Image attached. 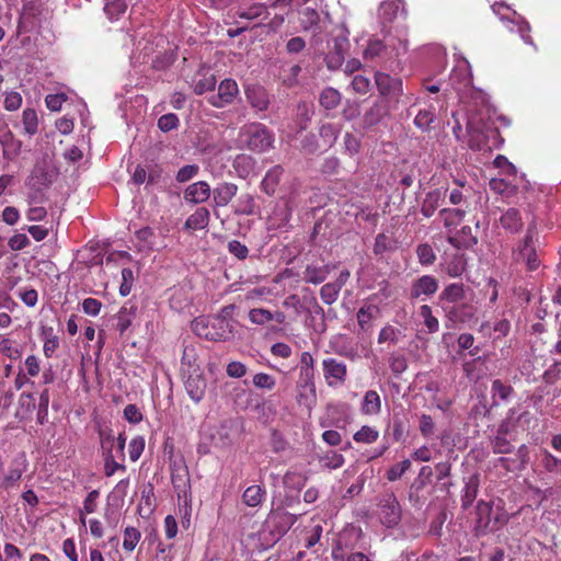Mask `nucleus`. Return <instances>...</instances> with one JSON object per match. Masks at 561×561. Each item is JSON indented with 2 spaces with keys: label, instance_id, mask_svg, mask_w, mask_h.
Wrapping results in <instances>:
<instances>
[{
  "label": "nucleus",
  "instance_id": "obj_1",
  "mask_svg": "<svg viewBox=\"0 0 561 561\" xmlns=\"http://www.w3.org/2000/svg\"><path fill=\"white\" fill-rule=\"evenodd\" d=\"M239 141L250 151L262 153L273 147L274 134L261 123H251L240 128Z\"/></svg>",
  "mask_w": 561,
  "mask_h": 561
},
{
  "label": "nucleus",
  "instance_id": "obj_2",
  "mask_svg": "<svg viewBox=\"0 0 561 561\" xmlns=\"http://www.w3.org/2000/svg\"><path fill=\"white\" fill-rule=\"evenodd\" d=\"M194 332L209 341H229L234 336L236 324L232 320L214 318L210 322L196 319L193 323Z\"/></svg>",
  "mask_w": 561,
  "mask_h": 561
},
{
  "label": "nucleus",
  "instance_id": "obj_3",
  "mask_svg": "<svg viewBox=\"0 0 561 561\" xmlns=\"http://www.w3.org/2000/svg\"><path fill=\"white\" fill-rule=\"evenodd\" d=\"M300 26L306 32H311L316 43L322 41V33L327 30L331 23L330 15L328 12L322 11L321 13L311 8L306 7L299 11Z\"/></svg>",
  "mask_w": 561,
  "mask_h": 561
},
{
  "label": "nucleus",
  "instance_id": "obj_4",
  "mask_svg": "<svg viewBox=\"0 0 561 561\" xmlns=\"http://www.w3.org/2000/svg\"><path fill=\"white\" fill-rule=\"evenodd\" d=\"M493 12L500 16L502 21H507V27L510 31H517L525 44L535 46L533 38L529 35L531 30L530 24L516 11H512L504 3H495Z\"/></svg>",
  "mask_w": 561,
  "mask_h": 561
},
{
  "label": "nucleus",
  "instance_id": "obj_5",
  "mask_svg": "<svg viewBox=\"0 0 561 561\" xmlns=\"http://www.w3.org/2000/svg\"><path fill=\"white\" fill-rule=\"evenodd\" d=\"M537 234L534 225L527 229V233L515 251L516 261L526 264L528 271H536L540 266V260L537 247L535 244V236Z\"/></svg>",
  "mask_w": 561,
  "mask_h": 561
},
{
  "label": "nucleus",
  "instance_id": "obj_6",
  "mask_svg": "<svg viewBox=\"0 0 561 561\" xmlns=\"http://www.w3.org/2000/svg\"><path fill=\"white\" fill-rule=\"evenodd\" d=\"M375 79L377 89L385 99L383 101L397 108L400 98L403 95L402 80L383 72H377Z\"/></svg>",
  "mask_w": 561,
  "mask_h": 561
},
{
  "label": "nucleus",
  "instance_id": "obj_7",
  "mask_svg": "<svg viewBox=\"0 0 561 561\" xmlns=\"http://www.w3.org/2000/svg\"><path fill=\"white\" fill-rule=\"evenodd\" d=\"M488 128V122L483 117L471 114L467 118V133L469 136L468 146L472 150H484L488 148L484 130Z\"/></svg>",
  "mask_w": 561,
  "mask_h": 561
},
{
  "label": "nucleus",
  "instance_id": "obj_8",
  "mask_svg": "<svg viewBox=\"0 0 561 561\" xmlns=\"http://www.w3.org/2000/svg\"><path fill=\"white\" fill-rule=\"evenodd\" d=\"M377 515L386 527L398 525L401 519V506L393 494H387L380 500Z\"/></svg>",
  "mask_w": 561,
  "mask_h": 561
},
{
  "label": "nucleus",
  "instance_id": "obj_9",
  "mask_svg": "<svg viewBox=\"0 0 561 561\" xmlns=\"http://www.w3.org/2000/svg\"><path fill=\"white\" fill-rule=\"evenodd\" d=\"M455 57L457 59V64L450 73L449 82L453 89L460 93L471 87L472 72L470 64L466 58L461 56L458 57L456 54Z\"/></svg>",
  "mask_w": 561,
  "mask_h": 561
},
{
  "label": "nucleus",
  "instance_id": "obj_10",
  "mask_svg": "<svg viewBox=\"0 0 561 561\" xmlns=\"http://www.w3.org/2000/svg\"><path fill=\"white\" fill-rule=\"evenodd\" d=\"M297 519L298 516L289 512L272 511L265 520V526L270 528L278 539L291 528Z\"/></svg>",
  "mask_w": 561,
  "mask_h": 561
},
{
  "label": "nucleus",
  "instance_id": "obj_11",
  "mask_svg": "<svg viewBox=\"0 0 561 561\" xmlns=\"http://www.w3.org/2000/svg\"><path fill=\"white\" fill-rule=\"evenodd\" d=\"M238 94L239 88L237 82L233 79H225L219 83L217 93L213 94L208 102L213 106L221 108L231 104Z\"/></svg>",
  "mask_w": 561,
  "mask_h": 561
},
{
  "label": "nucleus",
  "instance_id": "obj_12",
  "mask_svg": "<svg viewBox=\"0 0 561 561\" xmlns=\"http://www.w3.org/2000/svg\"><path fill=\"white\" fill-rule=\"evenodd\" d=\"M437 290V278L432 275H423L412 282L410 287V297L424 301L434 296Z\"/></svg>",
  "mask_w": 561,
  "mask_h": 561
},
{
  "label": "nucleus",
  "instance_id": "obj_13",
  "mask_svg": "<svg viewBox=\"0 0 561 561\" xmlns=\"http://www.w3.org/2000/svg\"><path fill=\"white\" fill-rule=\"evenodd\" d=\"M268 10L264 3L255 2L251 5H245L242 1L240 7L234 12V18L245 20L249 24L260 25L268 18Z\"/></svg>",
  "mask_w": 561,
  "mask_h": 561
},
{
  "label": "nucleus",
  "instance_id": "obj_14",
  "mask_svg": "<svg viewBox=\"0 0 561 561\" xmlns=\"http://www.w3.org/2000/svg\"><path fill=\"white\" fill-rule=\"evenodd\" d=\"M324 378L330 387L343 383L346 380L347 367L343 362L335 358H324L322 360Z\"/></svg>",
  "mask_w": 561,
  "mask_h": 561
},
{
  "label": "nucleus",
  "instance_id": "obj_15",
  "mask_svg": "<svg viewBox=\"0 0 561 561\" xmlns=\"http://www.w3.org/2000/svg\"><path fill=\"white\" fill-rule=\"evenodd\" d=\"M211 188L206 181H197L186 186L183 198L192 205L203 204L210 198Z\"/></svg>",
  "mask_w": 561,
  "mask_h": 561
},
{
  "label": "nucleus",
  "instance_id": "obj_16",
  "mask_svg": "<svg viewBox=\"0 0 561 561\" xmlns=\"http://www.w3.org/2000/svg\"><path fill=\"white\" fill-rule=\"evenodd\" d=\"M184 386L187 394L194 402L197 403L204 398L207 383L203 374L198 369H193L185 379Z\"/></svg>",
  "mask_w": 561,
  "mask_h": 561
},
{
  "label": "nucleus",
  "instance_id": "obj_17",
  "mask_svg": "<svg viewBox=\"0 0 561 561\" xmlns=\"http://www.w3.org/2000/svg\"><path fill=\"white\" fill-rule=\"evenodd\" d=\"M247 101L256 112L266 111L270 105L267 91L260 84H249L244 88Z\"/></svg>",
  "mask_w": 561,
  "mask_h": 561
},
{
  "label": "nucleus",
  "instance_id": "obj_18",
  "mask_svg": "<svg viewBox=\"0 0 561 561\" xmlns=\"http://www.w3.org/2000/svg\"><path fill=\"white\" fill-rule=\"evenodd\" d=\"M407 11L402 0H387L383 1L379 7V20L382 24V28L386 24L391 23L399 16H405Z\"/></svg>",
  "mask_w": 561,
  "mask_h": 561
},
{
  "label": "nucleus",
  "instance_id": "obj_19",
  "mask_svg": "<svg viewBox=\"0 0 561 561\" xmlns=\"http://www.w3.org/2000/svg\"><path fill=\"white\" fill-rule=\"evenodd\" d=\"M213 193V203L215 207L227 206L238 193V185L231 182L219 183Z\"/></svg>",
  "mask_w": 561,
  "mask_h": 561
},
{
  "label": "nucleus",
  "instance_id": "obj_20",
  "mask_svg": "<svg viewBox=\"0 0 561 561\" xmlns=\"http://www.w3.org/2000/svg\"><path fill=\"white\" fill-rule=\"evenodd\" d=\"M101 445L103 449H107V455L105 458V474L107 477L113 476L118 469L125 470V466L118 463L114 456L112 455L111 448L114 444V437L111 432L101 431L100 432Z\"/></svg>",
  "mask_w": 561,
  "mask_h": 561
},
{
  "label": "nucleus",
  "instance_id": "obj_21",
  "mask_svg": "<svg viewBox=\"0 0 561 561\" xmlns=\"http://www.w3.org/2000/svg\"><path fill=\"white\" fill-rule=\"evenodd\" d=\"M492 505L489 502L479 501L476 507L477 520L476 529L479 534H485L486 531H493L492 526Z\"/></svg>",
  "mask_w": 561,
  "mask_h": 561
},
{
  "label": "nucleus",
  "instance_id": "obj_22",
  "mask_svg": "<svg viewBox=\"0 0 561 561\" xmlns=\"http://www.w3.org/2000/svg\"><path fill=\"white\" fill-rule=\"evenodd\" d=\"M336 267L335 264H308L305 270L304 279L306 283L318 285L323 283L328 275Z\"/></svg>",
  "mask_w": 561,
  "mask_h": 561
},
{
  "label": "nucleus",
  "instance_id": "obj_23",
  "mask_svg": "<svg viewBox=\"0 0 561 561\" xmlns=\"http://www.w3.org/2000/svg\"><path fill=\"white\" fill-rule=\"evenodd\" d=\"M393 108L382 100L375 102L364 114L363 121L365 126L370 127L378 124Z\"/></svg>",
  "mask_w": 561,
  "mask_h": 561
},
{
  "label": "nucleus",
  "instance_id": "obj_24",
  "mask_svg": "<svg viewBox=\"0 0 561 561\" xmlns=\"http://www.w3.org/2000/svg\"><path fill=\"white\" fill-rule=\"evenodd\" d=\"M297 400L299 404L311 408L316 403V385L313 378H302L297 386Z\"/></svg>",
  "mask_w": 561,
  "mask_h": 561
},
{
  "label": "nucleus",
  "instance_id": "obj_25",
  "mask_svg": "<svg viewBox=\"0 0 561 561\" xmlns=\"http://www.w3.org/2000/svg\"><path fill=\"white\" fill-rule=\"evenodd\" d=\"M284 173V169L280 165H274L265 173L264 178L261 181L260 187L261 190L268 196H273L276 192V188L280 182L282 175Z\"/></svg>",
  "mask_w": 561,
  "mask_h": 561
},
{
  "label": "nucleus",
  "instance_id": "obj_26",
  "mask_svg": "<svg viewBox=\"0 0 561 561\" xmlns=\"http://www.w3.org/2000/svg\"><path fill=\"white\" fill-rule=\"evenodd\" d=\"M210 219V213L206 207H198L185 220L184 227L187 230H202L205 229Z\"/></svg>",
  "mask_w": 561,
  "mask_h": 561
},
{
  "label": "nucleus",
  "instance_id": "obj_27",
  "mask_svg": "<svg viewBox=\"0 0 561 561\" xmlns=\"http://www.w3.org/2000/svg\"><path fill=\"white\" fill-rule=\"evenodd\" d=\"M503 229L511 233H517L523 228V219L520 211L516 208L507 209L500 218Z\"/></svg>",
  "mask_w": 561,
  "mask_h": 561
},
{
  "label": "nucleus",
  "instance_id": "obj_28",
  "mask_svg": "<svg viewBox=\"0 0 561 561\" xmlns=\"http://www.w3.org/2000/svg\"><path fill=\"white\" fill-rule=\"evenodd\" d=\"M398 244L396 238L386 233H378L375 238L373 251L376 256L382 257L386 253L394 252L398 249Z\"/></svg>",
  "mask_w": 561,
  "mask_h": 561
},
{
  "label": "nucleus",
  "instance_id": "obj_29",
  "mask_svg": "<svg viewBox=\"0 0 561 561\" xmlns=\"http://www.w3.org/2000/svg\"><path fill=\"white\" fill-rule=\"evenodd\" d=\"M511 330V323L506 319H501L491 325L490 322H484L480 325L479 331L484 335L492 336L493 339H501L506 336Z\"/></svg>",
  "mask_w": 561,
  "mask_h": 561
},
{
  "label": "nucleus",
  "instance_id": "obj_30",
  "mask_svg": "<svg viewBox=\"0 0 561 561\" xmlns=\"http://www.w3.org/2000/svg\"><path fill=\"white\" fill-rule=\"evenodd\" d=\"M360 411L365 415H378L381 412V399L375 390L365 392Z\"/></svg>",
  "mask_w": 561,
  "mask_h": 561
},
{
  "label": "nucleus",
  "instance_id": "obj_31",
  "mask_svg": "<svg viewBox=\"0 0 561 561\" xmlns=\"http://www.w3.org/2000/svg\"><path fill=\"white\" fill-rule=\"evenodd\" d=\"M379 307L376 305H365L357 311L356 318L362 331H367L371 327V321L378 318Z\"/></svg>",
  "mask_w": 561,
  "mask_h": 561
},
{
  "label": "nucleus",
  "instance_id": "obj_32",
  "mask_svg": "<svg viewBox=\"0 0 561 561\" xmlns=\"http://www.w3.org/2000/svg\"><path fill=\"white\" fill-rule=\"evenodd\" d=\"M256 203L252 194H241L233 205V213L238 216H250L256 213Z\"/></svg>",
  "mask_w": 561,
  "mask_h": 561
},
{
  "label": "nucleus",
  "instance_id": "obj_33",
  "mask_svg": "<svg viewBox=\"0 0 561 561\" xmlns=\"http://www.w3.org/2000/svg\"><path fill=\"white\" fill-rule=\"evenodd\" d=\"M265 496V489L262 485L253 484L244 490L242 494V501L247 506L256 507L262 504Z\"/></svg>",
  "mask_w": 561,
  "mask_h": 561
},
{
  "label": "nucleus",
  "instance_id": "obj_34",
  "mask_svg": "<svg viewBox=\"0 0 561 561\" xmlns=\"http://www.w3.org/2000/svg\"><path fill=\"white\" fill-rule=\"evenodd\" d=\"M255 161L251 156L240 153L232 161V168L237 175L247 179L253 171Z\"/></svg>",
  "mask_w": 561,
  "mask_h": 561
},
{
  "label": "nucleus",
  "instance_id": "obj_35",
  "mask_svg": "<svg viewBox=\"0 0 561 561\" xmlns=\"http://www.w3.org/2000/svg\"><path fill=\"white\" fill-rule=\"evenodd\" d=\"M444 195L445 192L440 190L428 192L422 203L421 213L427 218L433 216L435 210L439 207Z\"/></svg>",
  "mask_w": 561,
  "mask_h": 561
},
{
  "label": "nucleus",
  "instance_id": "obj_36",
  "mask_svg": "<svg viewBox=\"0 0 561 561\" xmlns=\"http://www.w3.org/2000/svg\"><path fill=\"white\" fill-rule=\"evenodd\" d=\"M139 251H151L156 245V234L150 227H144L135 233Z\"/></svg>",
  "mask_w": 561,
  "mask_h": 561
},
{
  "label": "nucleus",
  "instance_id": "obj_37",
  "mask_svg": "<svg viewBox=\"0 0 561 561\" xmlns=\"http://www.w3.org/2000/svg\"><path fill=\"white\" fill-rule=\"evenodd\" d=\"M448 241L456 248H469L477 243V238L472 234L470 226H463L459 234L448 237Z\"/></svg>",
  "mask_w": 561,
  "mask_h": 561
},
{
  "label": "nucleus",
  "instance_id": "obj_38",
  "mask_svg": "<svg viewBox=\"0 0 561 561\" xmlns=\"http://www.w3.org/2000/svg\"><path fill=\"white\" fill-rule=\"evenodd\" d=\"M341 100V93L331 87L323 89L319 98L320 105L325 110L336 108L340 105Z\"/></svg>",
  "mask_w": 561,
  "mask_h": 561
},
{
  "label": "nucleus",
  "instance_id": "obj_39",
  "mask_svg": "<svg viewBox=\"0 0 561 561\" xmlns=\"http://www.w3.org/2000/svg\"><path fill=\"white\" fill-rule=\"evenodd\" d=\"M141 538V533L131 526H128L123 531V549L130 553L135 550Z\"/></svg>",
  "mask_w": 561,
  "mask_h": 561
},
{
  "label": "nucleus",
  "instance_id": "obj_40",
  "mask_svg": "<svg viewBox=\"0 0 561 561\" xmlns=\"http://www.w3.org/2000/svg\"><path fill=\"white\" fill-rule=\"evenodd\" d=\"M319 462L323 468L335 470L344 465L345 458L342 454L330 450L319 458Z\"/></svg>",
  "mask_w": 561,
  "mask_h": 561
},
{
  "label": "nucleus",
  "instance_id": "obj_41",
  "mask_svg": "<svg viewBox=\"0 0 561 561\" xmlns=\"http://www.w3.org/2000/svg\"><path fill=\"white\" fill-rule=\"evenodd\" d=\"M444 226L448 229L456 228L462 220L465 211L460 209L444 208L439 211Z\"/></svg>",
  "mask_w": 561,
  "mask_h": 561
},
{
  "label": "nucleus",
  "instance_id": "obj_42",
  "mask_svg": "<svg viewBox=\"0 0 561 561\" xmlns=\"http://www.w3.org/2000/svg\"><path fill=\"white\" fill-rule=\"evenodd\" d=\"M491 393L493 399V405H497L496 398L501 401H507L513 393V388L510 385L503 383L500 379H495L491 386Z\"/></svg>",
  "mask_w": 561,
  "mask_h": 561
},
{
  "label": "nucleus",
  "instance_id": "obj_43",
  "mask_svg": "<svg viewBox=\"0 0 561 561\" xmlns=\"http://www.w3.org/2000/svg\"><path fill=\"white\" fill-rule=\"evenodd\" d=\"M22 124L25 134L33 136L38 129V117L37 113L33 108H25L22 113Z\"/></svg>",
  "mask_w": 561,
  "mask_h": 561
},
{
  "label": "nucleus",
  "instance_id": "obj_44",
  "mask_svg": "<svg viewBox=\"0 0 561 561\" xmlns=\"http://www.w3.org/2000/svg\"><path fill=\"white\" fill-rule=\"evenodd\" d=\"M379 437V432L373 426L364 425L353 435V439L359 444H373Z\"/></svg>",
  "mask_w": 561,
  "mask_h": 561
},
{
  "label": "nucleus",
  "instance_id": "obj_45",
  "mask_svg": "<svg viewBox=\"0 0 561 561\" xmlns=\"http://www.w3.org/2000/svg\"><path fill=\"white\" fill-rule=\"evenodd\" d=\"M126 10V0H107L104 7V11L110 20H118Z\"/></svg>",
  "mask_w": 561,
  "mask_h": 561
},
{
  "label": "nucleus",
  "instance_id": "obj_46",
  "mask_svg": "<svg viewBox=\"0 0 561 561\" xmlns=\"http://www.w3.org/2000/svg\"><path fill=\"white\" fill-rule=\"evenodd\" d=\"M434 121V108L421 110L414 117V125L422 131H428Z\"/></svg>",
  "mask_w": 561,
  "mask_h": 561
},
{
  "label": "nucleus",
  "instance_id": "obj_47",
  "mask_svg": "<svg viewBox=\"0 0 561 561\" xmlns=\"http://www.w3.org/2000/svg\"><path fill=\"white\" fill-rule=\"evenodd\" d=\"M465 297V289L462 284H449L446 286L440 294V299L449 301V302H457L460 301Z\"/></svg>",
  "mask_w": 561,
  "mask_h": 561
},
{
  "label": "nucleus",
  "instance_id": "obj_48",
  "mask_svg": "<svg viewBox=\"0 0 561 561\" xmlns=\"http://www.w3.org/2000/svg\"><path fill=\"white\" fill-rule=\"evenodd\" d=\"M419 314L423 319L424 325L428 333H435L439 329V322L432 313V308L427 305H422L419 309Z\"/></svg>",
  "mask_w": 561,
  "mask_h": 561
},
{
  "label": "nucleus",
  "instance_id": "obj_49",
  "mask_svg": "<svg viewBox=\"0 0 561 561\" xmlns=\"http://www.w3.org/2000/svg\"><path fill=\"white\" fill-rule=\"evenodd\" d=\"M466 264L463 254H455L450 261L446 262V272L451 277H458L465 272Z\"/></svg>",
  "mask_w": 561,
  "mask_h": 561
},
{
  "label": "nucleus",
  "instance_id": "obj_50",
  "mask_svg": "<svg viewBox=\"0 0 561 561\" xmlns=\"http://www.w3.org/2000/svg\"><path fill=\"white\" fill-rule=\"evenodd\" d=\"M217 80L215 75H203L201 78L194 81V92L196 94H203L208 91H213L216 87Z\"/></svg>",
  "mask_w": 561,
  "mask_h": 561
},
{
  "label": "nucleus",
  "instance_id": "obj_51",
  "mask_svg": "<svg viewBox=\"0 0 561 561\" xmlns=\"http://www.w3.org/2000/svg\"><path fill=\"white\" fill-rule=\"evenodd\" d=\"M24 470H25V465H23V463H18V465L11 467L10 470L8 471V473L5 474V477L3 478L2 486L4 489H10V488L14 486L21 479Z\"/></svg>",
  "mask_w": 561,
  "mask_h": 561
},
{
  "label": "nucleus",
  "instance_id": "obj_52",
  "mask_svg": "<svg viewBox=\"0 0 561 561\" xmlns=\"http://www.w3.org/2000/svg\"><path fill=\"white\" fill-rule=\"evenodd\" d=\"M99 495V491L93 490L87 495L85 500L83 501V507L80 512V519L82 524H85V514H92L96 511Z\"/></svg>",
  "mask_w": 561,
  "mask_h": 561
},
{
  "label": "nucleus",
  "instance_id": "obj_53",
  "mask_svg": "<svg viewBox=\"0 0 561 561\" xmlns=\"http://www.w3.org/2000/svg\"><path fill=\"white\" fill-rule=\"evenodd\" d=\"M341 289L332 282L324 284L320 289V297L325 305H332L339 298Z\"/></svg>",
  "mask_w": 561,
  "mask_h": 561
},
{
  "label": "nucleus",
  "instance_id": "obj_54",
  "mask_svg": "<svg viewBox=\"0 0 561 561\" xmlns=\"http://www.w3.org/2000/svg\"><path fill=\"white\" fill-rule=\"evenodd\" d=\"M300 376L314 378V359L309 352H304L300 356Z\"/></svg>",
  "mask_w": 561,
  "mask_h": 561
},
{
  "label": "nucleus",
  "instance_id": "obj_55",
  "mask_svg": "<svg viewBox=\"0 0 561 561\" xmlns=\"http://www.w3.org/2000/svg\"><path fill=\"white\" fill-rule=\"evenodd\" d=\"M339 131V128L333 124H323L320 127L319 134L324 147H331L335 142Z\"/></svg>",
  "mask_w": 561,
  "mask_h": 561
},
{
  "label": "nucleus",
  "instance_id": "obj_56",
  "mask_svg": "<svg viewBox=\"0 0 561 561\" xmlns=\"http://www.w3.org/2000/svg\"><path fill=\"white\" fill-rule=\"evenodd\" d=\"M306 480L301 473L288 471L285 473L283 482L286 488L299 491L304 488Z\"/></svg>",
  "mask_w": 561,
  "mask_h": 561
},
{
  "label": "nucleus",
  "instance_id": "obj_57",
  "mask_svg": "<svg viewBox=\"0 0 561 561\" xmlns=\"http://www.w3.org/2000/svg\"><path fill=\"white\" fill-rule=\"evenodd\" d=\"M411 467V461L409 459H404L393 466H391L386 477L389 481L393 482L399 480Z\"/></svg>",
  "mask_w": 561,
  "mask_h": 561
},
{
  "label": "nucleus",
  "instance_id": "obj_58",
  "mask_svg": "<svg viewBox=\"0 0 561 561\" xmlns=\"http://www.w3.org/2000/svg\"><path fill=\"white\" fill-rule=\"evenodd\" d=\"M416 255L422 265H431L436 260L433 248L427 243H422L416 248Z\"/></svg>",
  "mask_w": 561,
  "mask_h": 561
},
{
  "label": "nucleus",
  "instance_id": "obj_59",
  "mask_svg": "<svg viewBox=\"0 0 561 561\" xmlns=\"http://www.w3.org/2000/svg\"><path fill=\"white\" fill-rule=\"evenodd\" d=\"M16 295L28 308L35 307L38 301V293L31 287H20Z\"/></svg>",
  "mask_w": 561,
  "mask_h": 561
},
{
  "label": "nucleus",
  "instance_id": "obj_60",
  "mask_svg": "<svg viewBox=\"0 0 561 561\" xmlns=\"http://www.w3.org/2000/svg\"><path fill=\"white\" fill-rule=\"evenodd\" d=\"M249 319L252 323L264 325L272 321V312L263 308H254L249 311Z\"/></svg>",
  "mask_w": 561,
  "mask_h": 561
},
{
  "label": "nucleus",
  "instance_id": "obj_61",
  "mask_svg": "<svg viewBox=\"0 0 561 561\" xmlns=\"http://www.w3.org/2000/svg\"><path fill=\"white\" fill-rule=\"evenodd\" d=\"M135 314V308L123 306L118 312V321L117 328L123 333L125 332L131 323V319Z\"/></svg>",
  "mask_w": 561,
  "mask_h": 561
},
{
  "label": "nucleus",
  "instance_id": "obj_62",
  "mask_svg": "<svg viewBox=\"0 0 561 561\" xmlns=\"http://www.w3.org/2000/svg\"><path fill=\"white\" fill-rule=\"evenodd\" d=\"M145 449V438L142 436H136L129 442L128 453L129 459L135 462L137 461Z\"/></svg>",
  "mask_w": 561,
  "mask_h": 561
},
{
  "label": "nucleus",
  "instance_id": "obj_63",
  "mask_svg": "<svg viewBox=\"0 0 561 561\" xmlns=\"http://www.w3.org/2000/svg\"><path fill=\"white\" fill-rule=\"evenodd\" d=\"M351 88L357 94H366L369 92L371 83L367 77L363 75H356L352 79Z\"/></svg>",
  "mask_w": 561,
  "mask_h": 561
},
{
  "label": "nucleus",
  "instance_id": "obj_64",
  "mask_svg": "<svg viewBox=\"0 0 561 561\" xmlns=\"http://www.w3.org/2000/svg\"><path fill=\"white\" fill-rule=\"evenodd\" d=\"M401 334V331L392 325H386L383 327L378 335V343H397L399 340V335Z\"/></svg>",
  "mask_w": 561,
  "mask_h": 561
}]
</instances>
